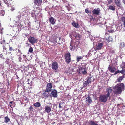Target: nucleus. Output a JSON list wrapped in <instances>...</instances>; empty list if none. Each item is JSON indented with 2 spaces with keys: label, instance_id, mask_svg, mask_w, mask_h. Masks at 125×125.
I'll return each instance as SVG.
<instances>
[{
  "label": "nucleus",
  "instance_id": "13",
  "mask_svg": "<svg viewBox=\"0 0 125 125\" xmlns=\"http://www.w3.org/2000/svg\"><path fill=\"white\" fill-rule=\"evenodd\" d=\"M58 67L57 63H53L52 65V68L55 70L57 69Z\"/></svg>",
  "mask_w": 125,
  "mask_h": 125
},
{
  "label": "nucleus",
  "instance_id": "20",
  "mask_svg": "<svg viewBox=\"0 0 125 125\" xmlns=\"http://www.w3.org/2000/svg\"><path fill=\"white\" fill-rule=\"evenodd\" d=\"M55 19L53 17H51L49 19V21L53 25L55 23L54 21Z\"/></svg>",
  "mask_w": 125,
  "mask_h": 125
},
{
  "label": "nucleus",
  "instance_id": "15",
  "mask_svg": "<svg viewBox=\"0 0 125 125\" xmlns=\"http://www.w3.org/2000/svg\"><path fill=\"white\" fill-rule=\"evenodd\" d=\"M92 102V100L89 96H88L86 98V102L87 104H89L90 103Z\"/></svg>",
  "mask_w": 125,
  "mask_h": 125
},
{
  "label": "nucleus",
  "instance_id": "35",
  "mask_svg": "<svg viewBox=\"0 0 125 125\" xmlns=\"http://www.w3.org/2000/svg\"><path fill=\"white\" fill-rule=\"evenodd\" d=\"M109 9L111 10H115V7H114L113 6L111 5H110L109 7Z\"/></svg>",
  "mask_w": 125,
  "mask_h": 125
},
{
  "label": "nucleus",
  "instance_id": "23",
  "mask_svg": "<svg viewBox=\"0 0 125 125\" xmlns=\"http://www.w3.org/2000/svg\"><path fill=\"white\" fill-rule=\"evenodd\" d=\"M106 40L108 42H111L113 41V39L111 36H109L108 38H107Z\"/></svg>",
  "mask_w": 125,
  "mask_h": 125
},
{
  "label": "nucleus",
  "instance_id": "53",
  "mask_svg": "<svg viewBox=\"0 0 125 125\" xmlns=\"http://www.w3.org/2000/svg\"><path fill=\"white\" fill-rule=\"evenodd\" d=\"M5 40H3V42H3V43H5Z\"/></svg>",
  "mask_w": 125,
  "mask_h": 125
},
{
  "label": "nucleus",
  "instance_id": "60",
  "mask_svg": "<svg viewBox=\"0 0 125 125\" xmlns=\"http://www.w3.org/2000/svg\"><path fill=\"white\" fill-rule=\"evenodd\" d=\"M29 79H28L27 80V81L28 82L29 81Z\"/></svg>",
  "mask_w": 125,
  "mask_h": 125
},
{
  "label": "nucleus",
  "instance_id": "16",
  "mask_svg": "<svg viewBox=\"0 0 125 125\" xmlns=\"http://www.w3.org/2000/svg\"><path fill=\"white\" fill-rule=\"evenodd\" d=\"M103 45V44L101 43H98L96 44V50H100L102 48Z\"/></svg>",
  "mask_w": 125,
  "mask_h": 125
},
{
  "label": "nucleus",
  "instance_id": "50",
  "mask_svg": "<svg viewBox=\"0 0 125 125\" xmlns=\"http://www.w3.org/2000/svg\"><path fill=\"white\" fill-rule=\"evenodd\" d=\"M13 101H11V102H10L9 103V104H12L13 103Z\"/></svg>",
  "mask_w": 125,
  "mask_h": 125
},
{
  "label": "nucleus",
  "instance_id": "19",
  "mask_svg": "<svg viewBox=\"0 0 125 125\" xmlns=\"http://www.w3.org/2000/svg\"><path fill=\"white\" fill-rule=\"evenodd\" d=\"M1 44H3V47L4 50H6V51L7 49V47L8 45V44L6 43L3 42H1Z\"/></svg>",
  "mask_w": 125,
  "mask_h": 125
},
{
  "label": "nucleus",
  "instance_id": "26",
  "mask_svg": "<svg viewBox=\"0 0 125 125\" xmlns=\"http://www.w3.org/2000/svg\"><path fill=\"white\" fill-rule=\"evenodd\" d=\"M34 105L36 107H38L40 106L41 104L40 103L37 102L34 104Z\"/></svg>",
  "mask_w": 125,
  "mask_h": 125
},
{
  "label": "nucleus",
  "instance_id": "39",
  "mask_svg": "<svg viewBox=\"0 0 125 125\" xmlns=\"http://www.w3.org/2000/svg\"><path fill=\"white\" fill-rule=\"evenodd\" d=\"M29 111H33L34 110L33 107L31 105L29 109Z\"/></svg>",
  "mask_w": 125,
  "mask_h": 125
},
{
  "label": "nucleus",
  "instance_id": "5",
  "mask_svg": "<svg viewBox=\"0 0 125 125\" xmlns=\"http://www.w3.org/2000/svg\"><path fill=\"white\" fill-rule=\"evenodd\" d=\"M28 40L32 45L37 43V40L36 38L31 36L29 37L28 38Z\"/></svg>",
  "mask_w": 125,
  "mask_h": 125
},
{
  "label": "nucleus",
  "instance_id": "21",
  "mask_svg": "<svg viewBox=\"0 0 125 125\" xmlns=\"http://www.w3.org/2000/svg\"><path fill=\"white\" fill-rule=\"evenodd\" d=\"M13 59L11 57L9 58L7 57V58L6 60V62H13Z\"/></svg>",
  "mask_w": 125,
  "mask_h": 125
},
{
  "label": "nucleus",
  "instance_id": "36",
  "mask_svg": "<svg viewBox=\"0 0 125 125\" xmlns=\"http://www.w3.org/2000/svg\"><path fill=\"white\" fill-rule=\"evenodd\" d=\"M64 104V103L62 102H60L59 104V107L60 108H61L63 107V104Z\"/></svg>",
  "mask_w": 125,
  "mask_h": 125
},
{
  "label": "nucleus",
  "instance_id": "3",
  "mask_svg": "<svg viewBox=\"0 0 125 125\" xmlns=\"http://www.w3.org/2000/svg\"><path fill=\"white\" fill-rule=\"evenodd\" d=\"M113 26V25L111 26L110 24H109V26L106 25V31L111 33L114 32H115V30L114 29Z\"/></svg>",
  "mask_w": 125,
  "mask_h": 125
},
{
  "label": "nucleus",
  "instance_id": "51",
  "mask_svg": "<svg viewBox=\"0 0 125 125\" xmlns=\"http://www.w3.org/2000/svg\"><path fill=\"white\" fill-rule=\"evenodd\" d=\"M81 58H81V57H79V59H78L79 61L80 60Z\"/></svg>",
  "mask_w": 125,
  "mask_h": 125
},
{
  "label": "nucleus",
  "instance_id": "57",
  "mask_svg": "<svg viewBox=\"0 0 125 125\" xmlns=\"http://www.w3.org/2000/svg\"><path fill=\"white\" fill-rule=\"evenodd\" d=\"M91 39V40L92 41H94V40H93V38H92Z\"/></svg>",
  "mask_w": 125,
  "mask_h": 125
},
{
  "label": "nucleus",
  "instance_id": "22",
  "mask_svg": "<svg viewBox=\"0 0 125 125\" xmlns=\"http://www.w3.org/2000/svg\"><path fill=\"white\" fill-rule=\"evenodd\" d=\"M73 72V69H72L69 68L67 71V73L68 74H72V72Z\"/></svg>",
  "mask_w": 125,
  "mask_h": 125
},
{
  "label": "nucleus",
  "instance_id": "40",
  "mask_svg": "<svg viewBox=\"0 0 125 125\" xmlns=\"http://www.w3.org/2000/svg\"><path fill=\"white\" fill-rule=\"evenodd\" d=\"M14 49L12 47L9 46V51H14Z\"/></svg>",
  "mask_w": 125,
  "mask_h": 125
},
{
  "label": "nucleus",
  "instance_id": "24",
  "mask_svg": "<svg viewBox=\"0 0 125 125\" xmlns=\"http://www.w3.org/2000/svg\"><path fill=\"white\" fill-rule=\"evenodd\" d=\"M90 83H89V82L88 81L87 82V81H85L84 83V86L85 87L88 86L89 84Z\"/></svg>",
  "mask_w": 125,
  "mask_h": 125
},
{
  "label": "nucleus",
  "instance_id": "33",
  "mask_svg": "<svg viewBox=\"0 0 125 125\" xmlns=\"http://www.w3.org/2000/svg\"><path fill=\"white\" fill-rule=\"evenodd\" d=\"M90 125H98V124L96 123L93 121H91L89 123Z\"/></svg>",
  "mask_w": 125,
  "mask_h": 125
},
{
  "label": "nucleus",
  "instance_id": "52",
  "mask_svg": "<svg viewBox=\"0 0 125 125\" xmlns=\"http://www.w3.org/2000/svg\"><path fill=\"white\" fill-rule=\"evenodd\" d=\"M12 104V105H13V106H15V104L14 102H13V103Z\"/></svg>",
  "mask_w": 125,
  "mask_h": 125
},
{
  "label": "nucleus",
  "instance_id": "62",
  "mask_svg": "<svg viewBox=\"0 0 125 125\" xmlns=\"http://www.w3.org/2000/svg\"><path fill=\"white\" fill-rule=\"evenodd\" d=\"M123 108L124 109L125 108V107L124 106H123Z\"/></svg>",
  "mask_w": 125,
  "mask_h": 125
},
{
  "label": "nucleus",
  "instance_id": "41",
  "mask_svg": "<svg viewBox=\"0 0 125 125\" xmlns=\"http://www.w3.org/2000/svg\"><path fill=\"white\" fill-rule=\"evenodd\" d=\"M16 29L17 28V26H15L13 27V31H16V30H17V29L16 30Z\"/></svg>",
  "mask_w": 125,
  "mask_h": 125
},
{
  "label": "nucleus",
  "instance_id": "38",
  "mask_svg": "<svg viewBox=\"0 0 125 125\" xmlns=\"http://www.w3.org/2000/svg\"><path fill=\"white\" fill-rule=\"evenodd\" d=\"M122 21L123 22V24L124 26L125 27V18L123 17L122 18Z\"/></svg>",
  "mask_w": 125,
  "mask_h": 125
},
{
  "label": "nucleus",
  "instance_id": "34",
  "mask_svg": "<svg viewBox=\"0 0 125 125\" xmlns=\"http://www.w3.org/2000/svg\"><path fill=\"white\" fill-rule=\"evenodd\" d=\"M5 12L4 10H1L0 13V16H3L5 14Z\"/></svg>",
  "mask_w": 125,
  "mask_h": 125
},
{
  "label": "nucleus",
  "instance_id": "44",
  "mask_svg": "<svg viewBox=\"0 0 125 125\" xmlns=\"http://www.w3.org/2000/svg\"><path fill=\"white\" fill-rule=\"evenodd\" d=\"M3 30V28H1V29H0V32L1 34L2 33V32L1 31Z\"/></svg>",
  "mask_w": 125,
  "mask_h": 125
},
{
  "label": "nucleus",
  "instance_id": "49",
  "mask_svg": "<svg viewBox=\"0 0 125 125\" xmlns=\"http://www.w3.org/2000/svg\"><path fill=\"white\" fill-rule=\"evenodd\" d=\"M18 52L19 53H20L21 54L22 53L21 51L20 50H19V49L18 50Z\"/></svg>",
  "mask_w": 125,
  "mask_h": 125
},
{
  "label": "nucleus",
  "instance_id": "45",
  "mask_svg": "<svg viewBox=\"0 0 125 125\" xmlns=\"http://www.w3.org/2000/svg\"><path fill=\"white\" fill-rule=\"evenodd\" d=\"M112 2V1L111 0H110L108 1V3L109 4H110Z\"/></svg>",
  "mask_w": 125,
  "mask_h": 125
},
{
  "label": "nucleus",
  "instance_id": "37",
  "mask_svg": "<svg viewBox=\"0 0 125 125\" xmlns=\"http://www.w3.org/2000/svg\"><path fill=\"white\" fill-rule=\"evenodd\" d=\"M123 78V76H120V77L118 79V81L120 82L121 81H122Z\"/></svg>",
  "mask_w": 125,
  "mask_h": 125
},
{
  "label": "nucleus",
  "instance_id": "55",
  "mask_svg": "<svg viewBox=\"0 0 125 125\" xmlns=\"http://www.w3.org/2000/svg\"><path fill=\"white\" fill-rule=\"evenodd\" d=\"M75 37L76 39H77V38L78 37V36L77 35L75 36Z\"/></svg>",
  "mask_w": 125,
  "mask_h": 125
},
{
  "label": "nucleus",
  "instance_id": "6",
  "mask_svg": "<svg viewBox=\"0 0 125 125\" xmlns=\"http://www.w3.org/2000/svg\"><path fill=\"white\" fill-rule=\"evenodd\" d=\"M50 94V97H53L56 98L57 96V92L55 89H53L51 91Z\"/></svg>",
  "mask_w": 125,
  "mask_h": 125
},
{
  "label": "nucleus",
  "instance_id": "28",
  "mask_svg": "<svg viewBox=\"0 0 125 125\" xmlns=\"http://www.w3.org/2000/svg\"><path fill=\"white\" fill-rule=\"evenodd\" d=\"M94 80L93 78L92 77H90L87 80V81L89 83H91V82Z\"/></svg>",
  "mask_w": 125,
  "mask_h": 125
},
{
  "label": "nucleus",
  "instance_id": "17",
  "mask_svg": "<svg viewBox=\"0 0 125 125\" xmlns=\"http://www.w3.org/2000/svg\"><path fill=\"white\" fill-rule=\"evenodd\" d=\"M109 71L112 72H114L116 71V69L115 68L109 66L108 68Z\"/></svg>",
  "mask_w": 125,
  "mask_h": 125
},
{
  "label": "nucleus",
  "instance_id": "12",
  "mask_svg": "<svg viewBox=\"0 0 125 125\" xmlns=\"http://www.w3.org/2000/svg\"><path fill=\"white\" fill-rule=\"evenodd\" d=\"M50 91L45 90V91L43 93V95L45 98L48 97L49 96H50V94H49Z\"/></svg>",
  "mask_w": 125,
  "mask_h": 125
},
{
  "label": "nucleus",
  "instance_id": "54",
  "mask_svg": "<svg viewBox=\"0 0 125 125\" xmlns=\"http://www.w3.org/2000/svg\"><path fill=\"white\" fill-rule=\"evenodd\" d=\"M123 2L125 4V0H122Z\"/></svg>",
  "mask_w": 125,
  "mask_h": 125
},
{
  "label": "nucleus",
  "instance_id": "32",
  "mask_svg": "<svg viewBox=\"0 0 125 125\" xmlns=\"http://www.w3.org/2000/svg\"><path fill=\"white\" fill-rule=\"evenodd\" d=\"M33 52V49L32 47H30V48L28 50V53L30 52V53H32Z\"/></svg>",
  "mask_w": 125,
  "mask_h": 125
},
{
  "label": "nucleus",
  "instance_id": "30",
  "mask_svg": "<svg viewBox=\"0 0 125 125\" xmlns=\"http://www.w3.org/2000/svg\"><path fill=\"white\" fill-rule=\"evenodd\" d=\"M27 63H25L24 64V66L26 68L28 67L29 68L30 67L31 68H32V67H33V65L32 66H31L30 67V66L29 64H28L27 65H26V64Z\"/></svg>",
  "mask_w": 125,
  "mask_h": 125
},
{
  "label": "nucleus",
  "instance_id": "2",
  "mask_svg": "<svg viewBox=\"0 0 125 125\" xmlns=\"http://www.w3.org/2000/svg\"><path fill=\"white\" fill-rule=\"evenodd\" d=\"M52 107V104L50 103H48L45 107V111L48 113H50Z\"/></svg>",
  "mask_w": 125,
  "mask_h": 125
},
{
  "label": "nucleus",
  "instance_id": "29",
  "mask_svg": "<svg viewBox=\"0 0 125 125\" xmlns=\"http://www.w3.org/2000/svg\"><path fill=\"white\" fill-rule=\"evenodd\" d=\"M115 3L116 5L118 6H120L121 4L119 1L117 0H115Z\"/></svg>",
  "mask_w": 125,
  "mask_h": 125
},
{
  "label": "nucleus",
  "instance_id": "27",
  "mask_svg": "<svg viewBox=\"0 0 125 125\" xmlns=\"http://www.w3.org/2000/svg\"><path fill=\"white\" fill-rule=\"evenodd\" d=\"M72 25L74 27H78V24L77 23H76L74 21H73L72 23Z\"/></svg>",
  "mask_w": 125,
  "mask_h": 125
},
{
  "label": "nucleus",
  "instance_id": "8",
  "mask_svg": "<svg viewBox=\"0 0 125 125\" xmlns=\"http://www.w3.org/2000/svg\"><path fill=\"white\" fill-rule=\"evenodd\" d=\"M52 87V84L51 83H49L47 84L46 88V90L50 92L51 90V88Z\"/></svg>",
  "mask_w": 125,
  "mask_h": 125
},
{
  "label": "nucleus",
  "instance_id": "18",
  "mask_svg": "<svg viewBox=\"0 0 125 125\" xmlns=\"http://www.w3.org/2000/svg\"><path fill=\"white\" fill-rule=\"evenodd\" d=\"M79 71L81 72L83 74H86L87 73V71L84 68H79Z\"/></svg>",
  "mask_w": 125,
  "mask_h": 125
},
{
  "label": "nucleus",
  "instance_id": "58",
  "mask_svg": "<svg viewBox=\"0 0 125 125\" xmlns=\"http://www.w3.org/2000/svg\"><path fill=\"white\" fill-rule=\"evenodd\" d=\"M77 61H78V57L77 56Z\"/></svg>",
  "mask_w": 125,
  "mask_h": 125
},
{
  "label": "nucleus",
  "instance_id": "7",
  "mask_svg": "<svg viewBox=\"0 0 125 125\" xmlns=\"http://www.w3.org/2000/svg\"><path fill=\"white\" fill-rule=\"evenodd\" d=\"M71 55L70 53H66L65 54L66 61L67 62H70L71 60Z\"/></svg>",
  "mask_w": 125,
  "mask_h": 125
},
{
  "label": "nucleus",
  "instance_id": "9",
  "mask_svg": "<svg viewBox=\"0 0 125 125\" xmlns=\"http://www.w3.org/2000/svg\"><path fill=\"white\" fill-rule=\"evenodd\" d=\"M100 11V9L98 8L94 9L93 11V13L94 14L98 15L99 14Z\"/></svg>",
  "mask_w": 125,
  "mask_h": 125
},
{
  "label": "nucleus",
  "instance_id": "42",
  "mask_svg": "<svg viewBox=\"0 0 125 125\" xmlns=\"http://www.w3.org/2000/svg\"><path fill=\"white\" fill-rule=\"evenodd\" d=\"M58 39L59 40V41L60 39H61V37H57L56 38V39H55V43H57V39Z\"/></svg>",
  "mask_w": 125,
  "mask_h": 125
},
{
  "label": "nucleus",
  "instance_id": "64",
  "mask_svg": "<svg viewBox=\"0 0 125 125\" xmlns=\"http://www.w3.org/2000/svg\"><path fill=\"white\" fill-rule=\"evenodd\" d=\"M27 36H28V35H26V37H27Z\"/></svg>",
  "mask_w": 125,
  "mask_h": 125
},
{
  "label": "nucleus",
  "instance_id": "46",
  "mask_svg": "<svg viewBox=\"0 0 125 125\" xmlns=\"http://www.w3.org/2000/svg\"><path fill=\"white\" fill-rule=\"evenodd\" d=\"M122 65L123 66V68L125 69V63H122Z\"/></svg>",
  "mask_w": 125,
  "mask_h": 125
},
{
  "label": "nucleus",
  "instance_id": "47",
  "mask_svg": "<svg viewBox=\"0 0 125 125\" xmlns=\"http://www.w3.org/2000/svg\"><path fill=\"white\" fill-rule=\"evenodd\" d=\"M9 105L10 106V107L11 108H13V107H14V106H12L10 104H9Z\"/></svg>",
  "mask_w": 125,
  "mask_h": 125
},
{
  "label": "nucleus",
  "instance_id": "43",
  "mask_svg": "<svg viewBox=\"0 0 125 125\" xmlns=\"http://www.w3.org/2000/svg\"><path fill=\"white\" fill-rule=\"evenodd\" d=\"M85 12L87 13H89V11L87 9H85Z\"/></svg>",
  "mask_w": 125,
  "mask_h": 125
},
{
  "label": "nucleus",
  "instance_id": "10",
  "mask_svg": "<svg viewBox=\"0 0 125 125\" xmlns=\"http://www.w3.org/2000/svg\"><path fill=\"white\" fill-rule=\"evenodd\" d=\"M119 72L123 74L124 75H125V69L123 68V70L122 71L118 70L116 71L115 73L114 74V75H115Z\"/></svg>",
  "mask_w": 125,
  "mask_h": 125
},
{
  "label": "nucleus",
  "instance_id": "25",
  "mask_svg": "<svg viewBox=\"0 0 125 125\" xmlns=\"http://www.w3.org/2000/svg\"><path fill=\"white\" fill-rule=\"evenodd\" d=\"M4 119V122L5 123H7L10 121V119L9 118L8 116L5 117Z\"/></svg>",
  "mask_w": 125,
  "mask_h": 125
},
{
  "label": "nucleus",
  "instance_id": "1",
  "mask_svg": "<svg viewBox=\"0 0 125 125\" xmlns=\"http://www.w3.org/2000/svg\"><path fill=\"white\" fill-rule=\"evenodd\" d=\"M124 85L123 83L117 84L113 87V92L115 94L120 93L122 90H124Z\"/></svg>",
  "mask_w": 125,
  "mask_h": 125
},
{
  "label": "nucleus",
  "instance_id": "11",
  "mask_svg": "<svg viewBox=\"0 0 125 125\" xmlns=\"http://www.w3.org/2000/svg\"><path fill=\"white\" fill-rule=\"evenodd\" d=\"M112 91V90L111 87H109V88H107L106 89V92L107 93L106 95L108 97H110V93H111Z\"/></svg>",
  "mask_w": 125,
  "mask_h": 125
},
{
  "label": "nucleus",
  "instance_id": "14",
  "mask_svg": "<svg viewBox=\"0 0 125 125\" xmlns=\"http://www.w3.org/2000/svg\"><path fill=\"white\" fill-rule=\"evenodd\" d=\"M42 1V0H35L34 3L37 6H39L41 5Z\"/></svg>",
  "mask_w": 125,
  "mask_h": 125
},
{
  "label": "nucleus",
  "instance_id": "48",
  "mask_svg": "<svg viewBox=\"0 0 125 125\" xmlns=\"http://www.w3.org/2000/svg\"><path fill=\"white\" fill-rule=\"evenodd\" d=\"M3 57L1 56V57H0V59L1 60H4L5 59L4 58H3Z\"/></svg>",
  "mask_w": 125,
  "mask_h": 125
},
{
  "label": "nucleus",
  "instance_id": "31",
  "mask_svg": "<svg viewBox=\"0 0 125 125\" xmlns=\"http://www.w3.org/2000/svg\"><path fill=\"white\" fill-rule=\"evenodd\" d=\"M125 46V44L124 42H121L120 43V47L121 48L124 47Z\"/></svg>",
  "mask_w": 125,
  "mask_h": 125
},
{
  "label": "nucleus",
  "instance_id": "56",
  "mask_svg": "<svg viewBox=\"0 0 125 125\" xmlns=\"http://www.w3.org/2000/svg\"><path fill=\"white\" fill-rule=\"evenodd\" d=\"M14 9L13 8H12L11 9V11H13L14 10Z\"/></svg>",
  "mask_w": 125,
  "mask_h": 125
},
{
  "label": "nucleus",
  "instance_id": "4",
  "mask_svg": "<svg viewBox=\"0 0 125 125\" xmlns=\"http://www.w3.org/2000/svg\"><path fill=\"white\" fill-rule=\"evenodd\" d=\"M108 97L106 95H101L99 96V100L101 102L105 103L107 101Z\"/></svg>",
  "mask_w": 125,
  "mask_h": 125
},
{
  "label": "nucleus",
  "instance_id": "59",
  "mask_svg": "<svg viewBox=\"0 0 125 125\" xmlns=\"http://www.w3.org/2000/svg\"><path fill=\"white\" fill-rule=\"evenodd\" d=\"M1 1H0V6L1 5Z\"/></svg>",
  "mask_w": 125,
  "mask_h": 125
},
{
  "label": "nucleus",
  "instance_id": "63",
  "mask_svg": "<svg viewBox=\"0 0 125 125\" xmlns=\"http://www.w3.org/2000/svg\"><path fill=\"white\" fill-rule=\"evenodd\" d=\"M28 84H29L30 83H28Z\"/></svg>",
  "mask_w": 125,
  "mask_h": 125
},
{
  "label": "nucleus",
  "instance_id": "61",
  "mask_svg": "<svg viewBox=\"0 0 125 125\" xmlns=\"http://www.w3.org/2000/svg\"><path fill=\"white\" fill-rule=\"evenodd\" d=\"M58 42H59V43H58V44H61L60 43H59V41H58Z\"/></svg>",
  "mask_w": 125,
  "mask_h": 125
}]
</instances>
